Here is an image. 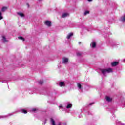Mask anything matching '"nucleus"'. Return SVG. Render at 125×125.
<instances>
[{
  "label": "nucleus",
  "mask_w": 125,
  "mask_h": 125,
  "mask_svg": "<svg viewBox=\"0 0 125 125\" xmlns=\"http://www.w3.org/2000/svg\"><path fill=\"white\" fill-rule=\"evenodd\" d=\"M44 24L48 27H50L51 26V22L49 21H46Z\"/></svg>",
  "instance_id": "1"
},
{
  "label": "nucleus",
  "mask_w": 125,
  "mask_h": 125,
  "mask_svg": "<svg viewBox=\"0 0 125 125\" xmlns=\"http://www.w3.org/2000/svg\"><path fill=\"white\" fill-rule=\"evenodd\" d=\"M118 65H119V62H114L111 63L112 67H116V66H118Z\"/></svg>",
  "instance_id": "2"
},
{
  "label": "nucleus",
  "mask_w": 125,
  "mask_h": 125,
  "mask_svg": "<svg viewBox=\"0 0 125 125\" xmlns=\"http://www.w3.org/2000/svg\"><path fill=\"white\" fill-rule=\"evenodd\" d=\"M106 101H107V102H112V100H113V99L112 98H110L109 96H106Z\"/></svg>",
  "instance_id": "3"
},
{
  "label": "nucleus",
  "mask_w": 125,
  "mask_h": 125,
  "mask_svg": "<svg viewBox=\"0 0 125 125\" xmlns=\"http://www.w3.org/2000/svg\"><path fill=\"white\" fill-rule=\"evenodd\" d=\"M69 59L68 58H63V63L65 64V63H68Z\"/></svg>",
  "instance_id": "4"
},
{
  "label": "nucleus",
  "mask_w": 125,
  "mask_h": 125,
  "mask_svg": "<svg viewBox=\"0 0 125 125\" xmlns=\"http://www.w3.org/2000/svg\"><path fill=\"white\" fill-rule=\"evenodd\" d=\"M59 85L62 87V86H65V83L64 82H61L59 84Z\"/></svg>",
  "instance_id": "5"
},
{
  "label": "nucleus",
  "mask_w": 125,
  "mask_h": 125,
  "mask_svg": "<svg viewBox=\"0 0 125 125\" xmlns=\"http://www.w3.org/2000/svg\"><path fill=\"white\" fill-rule=\"evenodd\" d=\"M2 38L3 42H8L7 41V40H6V38H5V36H2Z\"/></svg>",
  "instance_id": "6"
},
{
  "label": "nucleus",
  "mask_w": 125,
  "mask_h": 125,
  "mask_svg": "<svg viewBox=\"0 0 125 125\" xmlns=\"http://www.w3.org/2000/svg\"><path fill=\"white\" fill-rule=\"evenodd\" d=\"M18 15H20L21 17H25V15L23 13L18 12Z\"/></svg>",
  "instance_id": "7"
},
{
  "label": "nucleus",
  "mask_w": 125,
  "mask_h": 125,
  "mask_svg": "<svg viewBox=\"0 0 125 125\" xmlns=\"http://www.w3.org/2000/svg\"><path fill=\"white\" fill-rule=\"evenodd\" d=\"M73 35H74V34H73V33H69V34L67 35V38L68 39H70L71 37L73 36Z\"/></svg>",
  "instance_id": "8"
},
{
  "label": "nucleus",
  "mask_w": 125,
  "mask_h": 125,
  "mask_svg": "<svg viewBox=\"0 0 125 125\" xmlns=\"http://www.w3.org/2000/svg\"><path fill=\"white\" fill-rule=\"evenodd\" d=\"M106 72L107 73H112L113 72V69L112 68H108V69H106Z\"/></svg>",
  "instance_id": "9"
},
{
  "label": "nucleus",
  "mask_w": 125,
  "mask_h": 125,
  "mask_svg": "<svg viewBox=\"0 0 125 125\" xmlns=\"http://www.w3.org/2000/svg\"><path fill=\"white\" fill-rule=\"evenodd\" d=\"M67 16H69V14L65 13L62 15V17L64 18V17H67Z\"/></svg>",
  "instance_id": "10"
},
{
  "label": "nucleus",
  "mask_w": 125,
  "mask_h": 125,
  "mask_svg": "<svg viewBox=\"0 0 125 125\" xmlns=\"http://www.w3.org/2000/svg\"><path fill=\"white\" fill-rule=\"evenodd\" d=\"M51 123L52 124V125H55V121L53 118L50 119Z\"/></svg>",
  "instance_id": "11"
},
{
  "label": "nucleus",
  "mask_w": 125,
  "mask_h": 125,
  "mask_svg": "<svg viewBox=\"0 0 125 125\" xmlns=\"http://www.w3.org/2000/svg\"><path fill=\"white\" fill-rule=\"evenodd\" d=\"M121 22H125V15H124L123 17H122L121 18Z\"/></svg>",
  "instance_id": "12"
},
{
  "label": "nucleus",
  "mask_w": 125,
  "mask_h": 125,
  "mask_svg": "<svg viewBox=\"0 0 125 125\" xmlns=\"http://www.w3.org/2000/svg\"><path fill=\"white\" fill-rule=\"evenodd\" d=\"M101 71L103 75H105V74H106V72H107L106 69H101Z\"/></svg>",
  "instance_id": "13"
},
{
  "label": "nucleus",
  "mask_w": 125,
  "mask_h": 125,
  "mask_svg": "<svg viewBox=\"0 0 125 125\" xmlns=\"http://www.w3.org/2000/svg\"><path fill=\"white\" fill-rule=\"evenodd\" d=\"M18 39L21 40L22 41H23V42H24L25 41V38H23V37H21V36L18 37Z\"/></svg>",
  "instance_id": "14"
},
{
  "label": "nucleus",
  "mask_w": 125,
  "mask_h": 125,
  "mask_svg": "<svg viewBox=\"0 0 125 125\" xmlns=\"http://www.w3.org/2000/svg\"><path fill=\"white\" fill-rule=\"evenodd\" d=\"M96 46V43H95V42H93L92 43V47L93 48H95Z\"/></svg>",
  "instance_id": "15"
},
{
  "label": "nucleus",
  "mask_w": 125,
  "mask_h": 125,
  "mask_svg": "<svg viewBox=\"0 0 125 125\" xmlns=\"http://www.w3.org/2000/svg\"><path fill=\"white\" fill-rule=\"evenodd\" d=\"M21 113H23V114H27L28 113V111L25 109H21Z\"/></svg>",
  "instance_id": "16"
},
{
  "label": "nucleus",
  "mask_w": 125,
  "mask_h": 125,
  "mask_svg": "<svg viewBox=\"0 0 125 125\" xmlns=\"http://www.w3.org/2000/svg\"><path fill=\"white\" fill-rule=\"evenodd\" d=\"M6 9H7V7H3L2 8L1 11H2L3 12H4V11H5L6 10Z\"/></svg>",
  "instance_id": "17"
},
{
  "label": "nucleus",
  "mask_w": 125,
  "mask_h": 125,
  "mask_svg": "<svg viewBox=\"0 0 125 125\" xmlns=\"http://www.w3.org/2000/svg\"><path fill=\"white\" fill-rule=\"evenodd\" d=\"M39 84H43V81L40 80L38 81Z\"/></svg>",
  "instance_id": "18"
},
{
  "label": "nucleus",
  "mask_w": 125,
  "mask_h": 125,
  "mask_svg": "<svg viewBox=\"0 0 125 125\" xmlns=\"http://www.w3.org/2000/svg\"><path fill=\"white\" fill-rule=\"evenodd\" d=\"M67 109H70V108H72V104H70L66 106Z\"/></svg>",
  "instance_id": "19"
},
{
  "label": "nucleus",
  "mask_w": 125,
  "mask_h": 125,
  "mask_svg": "<svg viewBox=\"0 0 125 125\" xmlns=\"http://www.w3.org/2000/svg\"><path fill=\"white\" fill-rule=\"evenodd\" d=\"M77 86L80 89L82 88V85L80 83H77Z\"/></svg>",
  "instance_id": "20"
},
{
  "label": "nucleus",
  "mask_w": 125,
  "mask_h": 125,
  "mask_svg": "<svg viewBox=\"0 0 125 125\" xmlns=\"http://www.w3.org/2000/svg\"><path fill=\"white\" fill-rule=\"evenodd\" d=\"M2 14H1V12H0V20H1V19H2L3 18V17L2 16H1Z\"/></svg>",
  "instance_id": "21"
},
{
  "label": "nucleus",
  "mask_w": 125,
  "mask_h": 125,
  "mask_svg": "<svg viewBox=\"0 0 125 125\" xmlns=\"http://www.w3.org/2000/svg\"><path fill=\"white\" fill-rule=\"evenodd\" d=\"M88 13H89V11H85V12H84V15H86V14H88Z\"/></svg>",
  "instance_id": "22"
},
{
  "label": "nucleus",
  "mask_w": 125,
  "mask_h": 125,
  "mask_svg": "<svg viewBox=\"0 0 125 125\" xmlns=\"http://www.w3.org/2000/svg\"><path fill=\"white\" fill-rule=\"evenodd\" d=\"M77 56H81L82 55V54L81 53H77Z\"/></svg>",
  "instance_id": "23"
},
{
  "label": "nucleus",
  "mask_w": 125,
  "mask_h": 125,
  "mask_svg": "<svg viewBox=\"0 0 125 125\" xmlns=\"http://www.w3.org/2000/svg\"><path fill=\"white\" fill-rule=\"evenodd\" d=\"M26 5H27V7H28V8L30 7V4H29L28 3H26Z\"/></svg>",
  "instance_id": "24"
},
{
  "label": "nucleus",
  "mask_w": 125,
  "mask_h": 125,
  "mask_svg": "<svg viewBox=\"0 0 125 125\" xmlns=\"http://www.w3.org/2000/svg\"><path fill=\"white\" fill-rule=\"evenodd\" d=\"M93 104H94V103H91L89 104V105H93Z\"/></svg>",
  "instance_id": "25"
},
{
  "label": "nucleus",
  "mask_w": 125,
  "mask_h": 125,
  "mask_svg": "<svg viewBox=\"0 0 125 125\" xmlns=\"http://www.w3.org/2000/svg\"><path fill=\"white\" fill-rule=\"evenodd\" d=\"M32 111H33V112H35V111H37V109L34 108V109H33Z\"/></svg>",
  "instance_id": "26"
},
{
  "label": "nucleus",
  "mask_w": 125,
  "mask_h": 125,
  "mask_svg": "<svg viewBox=\"0 0 125 125\" xmlns=\"http://www.w3.org/2000/svg\"><path fill=\"white\" fill-rule=\"evenodd\" d=\"M89 2L92 1V0H87Z\"/></svg>",
  "instance_id": "27"
},
{
  "label": "nucleus",
  "mask_w": 125,
  "mask_h": 125,
  "mask_svg": "<svg viewBox=\"0 0 125 125\" xmlns=\"http://www.w3.org/2000/svg\"><path fill=\"white\" fill-rule=\"evenodd\" d=\"M46 121H47V120L45 119V123H44V125H45V124H46Z\"/></svg>",
  "instance_id": "28"
},
{
  "label": "nucleus",
  "mask_w": 125,
  "mask_h": 125,
  "mask_svg": "<svg viewBox=\"0 0 125 125\" xmlns=\"http://www.w3.org/2000/svg\"><path fill=\"white\" fill-rule=\"evenodd\" d=\"M78 43H79V44H81V42H79Z\"/></svg>",
  "instance_id": "29"
},
{
  "label": "nucleus",
  "mask_w": 125,
  "mask_h": 125,
  "mask_svg": "<svg viewBox=\"0 0 125 125\" xmlns=\"http://www.w3.org/2000/svg\"><path fill=\"white\" fill-rule=\"evenodd\" d=\"M38 1H42V0H38Z\"/></svg>",
  "instance_id": "30"
},
{
  "label": "nucleus",
  "mask_w": 125,
  "mask_h": 125,
  "mask_svg": "<svg viewBox=\"0 0 125 125\" xmlns=\"http://www.w3.org/2000/svg\"><path fill=\"white\" fill-rule=\"evenodd\" d=\"M58 125H61V123H59Z\"/></svg>",
  "instance_id": "31"
},
{
  "label": "nucleus",
  "mask_w": 125,
  "mask_h": 125,
  "mask_svg": "<svg viewBox=\"0 0 125 125\" xmlns=\"http://www.w3.org/2000/svg\"><path fill=\"white\" fill-rule=\"evenodd\" d=\"M64 125H67V124H66V123H65V124H64Z\"/></svg>",
  "instance_id": "32"
},
{
  "label": "nucleus",
  "mask_w": 125,
  "mask_h": 125,
  "mask_svg": "<svg viewBox=\"0 0 125 125\" xmlns=\"http://www.w3.org/2000/svg\"><path fill=\"white\" fill-rule=\"evenodd\" d=\"M124 61H125V59H124Z\"/></svg>",
  "instance_id": "33"
}]
</instances>
